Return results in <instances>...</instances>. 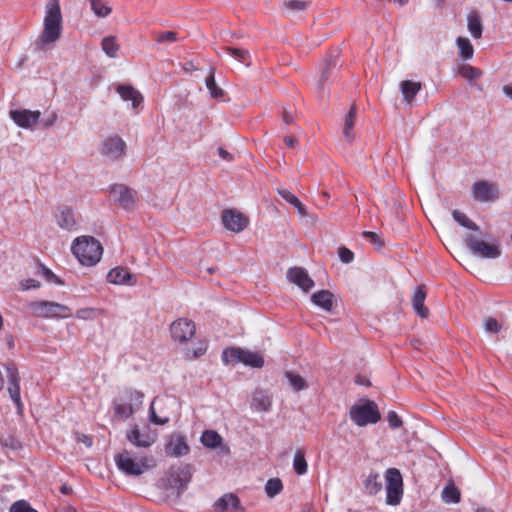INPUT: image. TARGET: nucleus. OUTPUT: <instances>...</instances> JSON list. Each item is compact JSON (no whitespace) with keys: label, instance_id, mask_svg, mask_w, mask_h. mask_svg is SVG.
Returning <instances> with one entry per match:
<instances>
[{"label":"nucleus","instance_id":"nucleus-1","mask_svg":"<svg viewBox=\"0 0 512 512\" xmlns=\"http://www.w3.org/2000/svg\"><path fill=\"white\" fill-rule=\"evenodd\" d=\"M62 15L59 0H49L46 5L44 28L40 34L42 45L55 43L61 35Z\"/></svg>","mask_w":512,"mask_h":512},{"label":"nucleus","instance_id":"nucleus-2","mask_svg":"<svg viewBox=\"0 0 512 512\" xmlns=\"http://www.w3.org/2000/svg\"><path fill=\"white\" fill-rule=\"evenodd\" d=\"M72 252L84 266H94L103 254L101 243L91 236H81L74 240Z\"/></svg>","mask_w":512,"mask_h":512},{"label":"nucleus","instance_id":"nucleus-3","mask_svg":"<svg viewBox=\"0 0 512 512\" xmlns=\"http://www.w3.org/2000/svg\"><path fill=\"white\" fill-rule=\"evenodd\" d=\"M114 459L119 470L132 476H139L155 466V462L152 457L142 455L134 458L127 450L115 455Z\"/></svg>","mask_w":512,"mask_h":512},{"label":"nucleus","instance_id":"nucleus-4","mask_svg":"<svg viewBox=\"0 0 512 512\" xmlns=\"http://www.w3.org/2000/svg\"><path fill=\"white\" fill-rule=\"evenodd\" d=\"M222 361L225 365H235L243 363L253 368H262L264 358L257 352L245 350L240 347H229L222 352Z\"/></svg>","mask_w":512,"mask_h":512},{"label":"nucleus","instance_id":"nucleus-5","mask_svg":"<svg viewBox=\"0 0 512 512\" xmlns=\"http://www.w3.org/2000/svg\"><path fill=\"white\" fill-rule=\"evenodd\" d=\"M31 313L40 318L64 319L72 316L69 306L53 301H33L28 304Z\"/></svg>","mask_w":512,"mask_h":512},{"label":"nucleus","instance_id":"nucleus-6","mask_svg":"<svg viewBox=\"0 0 512 512\" xmlns=\"http://www.w3.org/2000/svg\"><path fill=\"white\" fill-rule=\"evenodd\" d=\"M351 420L360 427L368 424H376L381 419V414L374 401L366 400L362 404L353 405L349 411Z\"/></svg>","mask_w":512,"mask_h":512},{"label":"nucleus","instance_id":"nucleus-7","mask_svg":"<svg viewBox=\"0 0 512 512\" xmlns=\"http://www.w3.org/2000/svg\"><path fill=\"white\" fill-rule=\"evenodd\" d=\"M465 243L474 255L481 258L496 259L501 255V248L496 239L484 241L473 235H467Z\"/></svg>","mask_w":512,"mask_h":512},{"label":"nucleus","instance_id":"nucleus-8","mask_svg":"<svg viewBox=\"0 0 512 512\" xmlns=\"http://www.w3.org/2000/svg\"><path fill=\"white\" fill-rule=\"evenodd\" d=\"M386 480V503L398 505L403 496V479L400 471L396 468H389L385 472Z\"/></svg>","mask_w":512,"mask_h":512},{"label":"nucleus","instance_id":"nucleus-9","mask_svg":"<svg viewBox=\"0 0 512 512\" xmlns=\"http://www.w3.org/2000/svg\"><path fill=\"white\" fill-rule=\"evenodd\" d=\"M196 332L195 323L187 318H179L170 325L171 337L179 343H186Z\"/></svg>","mask_w":512,"mask_h":512},{"label":"nucleus","instance_id":"nucleus-10","mask_svg":"<svg viewBox=\"0 0 512 512\" xmlns=\"http://www.w3.org/2000/svg\"><path fill=\"white\" fill-rule=\"evenodd\" d=\"M223 226L234 233L242 232L249 224V218L236 209H225L221 214Z\"/></svg>","mask_w":512,"mask_h":512},{"label":"nucleus","instance_id":"nucleus-11","mask_svg":"<svg viewBox=\"0 0 512 512\" xmlns=\"http://www.w3.org/2000/svg\"><path fill=\"white\" fill-rule=\"evenodd\" d=\"M126 437L131 444L140 448H149L157 440L156 433H152L149 428L141 432L137 425L127 432Z\"/></svg>","mask_w":512,"mask_h":512},{"label":"nucleus","instance_id":"nucleus-12","mask_svg":"<svg viewBox=\"0 0 512 512\" xmlns=\"http://www.w3.org/2000/svg\"><path fill=\"white\" fill-rule=\"evenodd\" d=\"M8 377V392L18 410L22 409V401L20 395V377L18 369L14 364H7L5 366Z\"/></svg>","mask_w":512,"mask_h":512},{"label":"nucleus","instance_id":"nucleus-13","mask_svg":"<svg viewBox=\"0 0 512 512\" xmlns=\"http://www.w3.org/2000/svg\"><path fill=\"white\" fill-rule=\"evenodd\" d=\"M111 192L116 197V201L119 205L125 210L130 211L135 208L137 203L136 191L124 185H115L112 187Z\"/></svg>","mask_w":512,"mask_h":512},{"label":"nucleus","instance_id":"nucleus-14","mask_svg":"<svg viewBox=\"0 0 512 512\" xmlns=\"http://www.w3.org/2000/svg\"><path fill=\"white\" fill-rule=\"evenodd\" d=\"M473 197L480 202L494 201L498 198V187L487 181H477L472 189Z\"/></svg>","mask_w":512,"mask_h":512},{"label":"nucleus","instance_id":"nucleus-15","mask_svg":"<svg viewBox=\"0 0 512 512\" xmlns=\"http://www.w3.org/2000/svg\"><path fill=\"white\" fill-rule=\"evenodd\" d=\"M287 278L304 292H308L314 287V281L303 267L290 268L287 272Z\"/></svg>","mask_w":512,"mask_h":512},{"label":"nucleus","instance_id":"nucleus-16","mask_svg":"<svg viewBox=\"0 0 512 512\" xmlns=\"http://www.w3.org/2000/svg\"><path fill=\"white\" fill-rule=\"evenodd\" d=\"M39 111H31V110H11L10 117L11 119L22 128H30L34 124H36L40 118Z\"/></svg>","mask_w":512,"mask_h":512},{"label":"nucleus","instance_id":"nucleus-17","mask_svg":"<svg viewBox=\"0 0 512 512\" xmlns=\"http://www.w3.org/2000/svg\"><path fill=\"white\" fill-rule=\"evenodd\" d=\"M190 448L182 435H172L165 445V452L169 456L181 457L187 455Z\"/></svg>","mask_w":512,"mask_h":512},{"label":"nucleus","instance_id":"nucleus-18","mask_svg":"<svg viewBox=\"0 0 512 512\" xmlns=\"http://www.w3.org/2000/svg\"><path fill=\"white\" fill-rule=\"evenodd\" d=\"M126 143L118 136L106 139L103 143L102 152L113 159L120 158L125 151Z\"/></svg>","mask_w":512,"mask_h":512},{"label":"nucleus","instance_id":"nucleus-19","mask_svg":"<svg viewBox=\"0 0 512 512\" xmlns=\"http://www.w3.org/2000/svg\"><path fill=\"white\" fill-rule=\"evenodd\" d=\"M192 478V466L185 465L171 472V484L179 491H183Z\"/></svg>","mask_w":512,"mask_h":512},{"label":"nucleus","instance_id":"nucleus-20","mask_svg":"<svg viewBox=\"0 0 512 512\" xmlns=\"http://www.w3.org/2000/svg\"><path fill=\"white\" fill-rule=\"evenodd\" d=\"M55 218L60 228L67 231L76 229L77 221L75 219L72 208L67 206L60 207L59 212L55 215Z\"/></svg>","mask_w":512,"mask_h":512},{"label":"nucleus","instance_id":"nucleus-21","mask_svg":"<svg viewBox=\"0 0 512 512\" xmlns=\"http://www.w3.org/2000/svg\"><path fill=\"white\" fill-rule=\"evenodd\" d=\"M116 90L124 101L132 102L133 108H137L143 102L142 94L129 84L119 85Z\"/></svg>","mask_w":512,"mask_h":512},{"label":"nucleus","instance_id":"nucleus-22","mask_svg":"<svg viewBox=\"0 0 512 512\" xmlns=\"http://www.w3.org/2000/svg\"><path fill=\"white\" fill-rule=\"evenodd\" d=\"M426 298V290L425 286L420 285L416 288L413 296H412V306L417 313L422 318H427L429 315L428 308L424 305Z\"/></svg>","mask_w":512,"mask_h":512},{"label":"nucleus","instance_id":"nucleus-23","mask_svg":"<svg viewBox=\"0 0 512 512\" xmlns=\"http://www.w3.org/2000/svg\"><path fill=\"white\" fill-rule=\"evenodd\" d=\"M311 300L316 306L325 311H331L334 304V295L329 290H320L312 295Z\"/></svg>","mask_w":512,"mask_h":512},{"label":"nucleus","instance_id":"nucleus-24","mask_svg":"<svg viewBox=\"0 0 512 512\" xmlns=\"http://www.w3.org/2000/svg\"><path fill=\"white\" fill-rule=\"evenodd\" d=\"M215 510L225 512L228 508L240 509L239 497L233 493L224 494L214 504Z\"/></svg>","mask_w":512,"mask_h":512},{"label":"nucleus","instance_id":"nucleus-25","mask_svg":"<svg viewBox=\"0 0 512 512\" xmlns=\"http://www.w3.org/2000/svg\"><path fill=\"white\" fill-rule=\"evenodd\" d=\"M400 88L405 102L410 104L422 89V84L421 82L404 80L401 82Z\"/></svg>","mask_w":512,"mask_h":512},{"label":"nucleus","instance_id":"nucleus-26","mask_svg":"<svg viewBox=\"0 0 512 512\" xmlns=\"http://www.w3.org/2000/svg\"><path fill=\"white\" fill-rule=\"evenodd\" d=\"M132 275L129 271L122 267H116L109 271L107 275V279L112 284H126L129 279H131Z\"/></svg>","mask_w":512,"mask_h":512},{"label":"nucleus","instance_id":"nucleus-27","mask_svg":"<svg viewBox=\"0 0 512 512\" xmlns=\"http://www.w3.org/2000/svg\"><path fill=\"white\" fill-rule=\"evenodd\" d=\"M468 30L471 33L472 37L475 39H479L482 36L483 26L481 22V18L477 12H471L468 15Z\"/></svg>","mask_w":512,"mask_h":512},{"label":"nucleus","instance_id":"nucleus-28","mask_svg":"<svg viewBox=\"0 0 512 512\" xmlns=\"http://www.w3.org/2000/svg\"><path fill=\"white\" fill-rule=\"evenodd\" d=\"M271 405L272 401L268 395L262 392H257L254 394L251 406L256 411L267 412Z\"/></svg>","mask_w":512,"mask_h":512},{"label":"nucleus","instance_id":"nucleus-29","mask_svg":"<svg viewBox=\"0 0 512 512\" xmlns=\"http://www.w3.org/2000/svg\"><path fill=\"white\" fill-rule=\"evenodd\" d=\"M293 469L297 475H304L308 471V463L305 459V451L298 448L293 458Z\"/></svg>","mask_w":512,"mask_h":512},{"label":"nucleus","instance_id":"nucleus-30","mask_svg":"<svg viewBox=\"0 0 512 512\" xmlns=\"http://www.w3.org/2000/svg\"><path fill=\"white\" fill-rule=\"evenodd\" d=\"M355 118H356V106H355V104H353L345 117V123H344V128H343V135L349 141L354 139L353 127L355 124Z\"/></svg>","mask_w":512,"mask_h":512},{"label":"nucleus","instance_id":"nucleus-31","mask_svg":"<svg viewBox=\"0 0 512 512\" xmlns=\"http://www.w3.org/2000/svg\"><path fill=\"white\" fill-rule=\"evenodd\" d=\"M364 487L369 495H375L382 489V482L378 473H371L364 482Z\"/></svg>","mask_w":512,"mask_h":512},{"label":"nucleus","instance_id":"nucleus-32","mask_svg":"<svg viewBox=\"0 0 512 512\" xmlns=\"http://www.w3.org/2000/svg\"><path fill=\"white\" fill-rule=\"evenodd\" d=\"M201 443L208 448H217L222 444V437L214 430H206L201 435Z\"/></svg>","mask_w":512,"mask_h":512},{"label":"nucleus","instance_id":"nucleus-33","mask_svg":"<svg viewBox=\"0 0 512 512\" xmlns=\"http://www.w3.org/2000/svg\"><path fill=\"white\" fill-rule=\"evenodd\" d=\"M208 349V342L206 340H200L192 348L185 351V359L194 360L203 356Z\"/></svg>","mask_w":512,"mask_h":512},{"label":"nucleus","instance_id":"nucleus-34","mask_svg":"<svg viewBox=\"0 0 512 512\" xmlns=\"http://www.w3.org/2000/svg\"><path fill=\"white\" fill-rule=\"evenodd\" d=\"M278 193L286 202L293 205L301 215H306V209L296 195L286 189L278 190Z\"/></svg>","mask_w":512,"mask_h":512},{"label":"nucleus","instance_id":"nucleus-35","mask_svg":"<svg viewBox=\"0 0 512 512\" xmlns=\"http://www.w3.org/2000/svg\"><path fill=\"white\" fill-rule=\"evenodd\" d=\"M442 499L446 503H458L460 501V491L453 484L446 485L442 491Z\"/></svg>","mask_w":512,"mask_h":512},{"label":"nucleus","instance_id":"nucleus-36","mask_svg":"<svg viewBox=\"0 0 512 512\" xmlns=\"http://www.w3.org/2000/svg\"><path fill=\"white\" fill-rule=\"evenodd\" d=\"M285 377L289 381V383L294 391L298 392V391L304 390L308 387L305 379L299 374H296L292 371H287V372H285Z\"/></svg>","mask_w":512,"mask_h":512},{"label":"nucleus","instance_id":"nucleus-37","mask_svg":"<svg viewBox=\"0 0 512 512\" xmlns=\"http://www.w3.org/2000/svg\"><path fill=\"white\" fill-rule=\"evenodd\" d=\"M456 42L460 56L464 59H471L474 54V49L470 40L466 37H458Z\"/></svg>","mask_w":512,"mask_h":512},{"label":"nucleus","instance_id":"nucleus-38","mask_svg":"<svg viewBox=\"0 0 512 512\" xmlns=\"http://www.w3.org/2000/svg\"><path fill=\"white\" fill-rule=\"evenodd\" d=\"M103 51L107 56L113 58L116 56L119 46L116 43V39L113 36L105 37L101 43Z\"/></svg>","mask_w":512,"mask_h":512},{"label":"nucleus","instance_id":"nucleus-39","mask_svg":"<svg viewBox=\"0 0 512 512\" xmlns=\"http://www.w3.org/2000/svg\"><path fill=\"white\" fill-rule=\"evenodd\" d=\"M283 489L282 481L279 478H271L265 485V492L268 497L273 498Z\"/></svg>","mask_w":512,"mask_h":512},{"label":"nucleus","instance_id":"nucleus-40","mask_svg":"<svg viewBox=\"0 0 512 512\" xmlns=\"http://www.w3.org/2000/svg\"><path fill=\"white\" fill-rule=\"evenodd\" d=\"M459 74L469 81L475 80L482 75V71L474 66L463 64L459 67Z\"/></svg>","mask_w":512,"mask_h":512},{"label":"nucleus","instance_id":"nucleus-41","mask_svg":"<svg viewBox=\"0 0 512 512\" xmlns=\"http://www.w3.org/2000/svg\"><path fill=\"white\" fill-rule=\"evenodd\" d=\"M206 86L210 92L211 97L221 98L224 95L223 89H221L215 81L214 71H211L209 76L206 78Z\"/></svg>","mask_w":512,"mask_h":512},{"label":"nucleus","instance_id":"nucleus-42","mask_svg":"<svg viewBox=\"0 0 512 512\" xmlns=\"http://www.w3.org/2000/svg\"><path fill=\"white\" fill-rule=\"evenodd\" d=\"M453 218L456 222H458L461 226L470 229V230H478L479 227L470 220L467 215L463 212H460L458 210L453 211Z\"/></svg>","mask_w":512,"mask_h":512},{"label":"nucleus","instance_id":"nucleus-43","mask_svg":"<svg viewBox=\"0 0 512 512\" xmlns=\"http://www.w3.org/2000/svg\"><path fill=\"white\" fill-rule=\"evenodd\" d=\"M91 9L98 17H106L111 13V8L103 0H91Z\"/></svg>","mask_w":512,"mask_h":512},{"label":"nucleus","instance_id":"nucleus-44","mask_svg":"<svg viewBox=\"0 0 512 512\" xmlns=\"http://www.w3.org/2000/svg\"><path fill=\"white\" fill-rule=\"evenodd\" d=\"M115 415L127 419L134 413L133 406L130 403H117L114 407Z\"/></svg>","mask_w":512,"mask_h":512},{"label":"nucleus","instance_id":"nucleus-45","mask_svg":"<svg viewBox=\"0 0 512 512\" xmlns=\"http://www.w3.org/2000/svg\"><path fill=\"white\" fill-rule=\"evenodd\" d=\"M283 7L290 12L303 11L308 7V2L303 0H286L283 3Z\"/></svg>","mask_w":512,"mask_h":512},{"label":"nucleus","instance_id":"nucleus-46","mask_svg":"<svg viewBox=\"0 0 512 512\" xmlns=\"http://www.w3.org/2000/svg\"><path fill=\"white\" fill-rule=\"evenodd\" d=\"M225 50L235 59L242 63H246L250 59L249 52L245 49L226 47Z\"/></svg>","mask_w":512,"mask_h":512},{"label":"nucleus","instance_id":"nucleus-47","mask_svg":"<svg viewBox=\"0 0 512 512\" xmlns=\"http://www.w3.org/2000/svg\"><path fill=\"white\" fill-rule=\"evenodd\" d=\"M178 40V33L175 31L159 32L155 36V41L158 43L169 42L173 43Z\"/></svg>","mask_w":512,"mask_h":512},{"label":"nucleus","instance_id":"nucleus-48","mask_svg":"<svg viewBox=\"0 0 512 512\" xmlns=\"http://www.w3.org/2000/svg\"><path fill=\"white\" fill-rule=\"evenodd\" d=\"M9 512H38V511L35 510L34 508H32L31 505L27 501L18 500L11 505Z\"/></svg>","mask_w":512,"mask_h":512},{"label":"nucleus","instance_id":"nucleus-49","mask_svg":"<svg viewBox=\"0 0 512 512\" xmlns=\"http://www.w3.org/2000/svg\"><path fill=\"white\" fill-rule=\"evenodd\" d=\"M484 328L487 332L498 333L502 329V324L494 317H489L484 322Z\"/></svg>","mask_w":512,"mask_h":512},{"label":"nucleus","instance_id":"nucleus-50","mask_svg":"<svg viewBox=\"0 0 512 512\" xmlns=\"http://www.w3.org/2000/svg\"><path fill=\"white\" fill-rule=\"evenodd\" d=\"M97 310L94 308H82L77 310L76 317L81 320H91L96 318Z\"/></svg>","mask_w":512,"mask_h":512},{"label":"nucleus","instance_id":"nucleus-51","mask_svg":"<svg viewBox=\"0 0 512 512\" xmlns=\"http://www.w3.org/2000/svg\"><path fill=\"white\" fill-rule=\"evenodd\" d=\"M39 273L48 281V282H55L57 284H61V281L59 278L47 267L43 265H39Z\"/></svg>","mask_w":512,"mask_h":512},{"label":"nucleus","instance_id":"nucleus-52","mask_svg":"<svg viewBox=\"0 0 512 512\" xmlns=\"http://www.w3.org/2000/svg\"><path fill=\"white\" fill-rule=\"evenodd\" d=\"M150 421L156 425H165L169 422L168 417H160L156 414L154 409V403L150 405Z\"/></svg>","mask_w":512,"mask_h":512},{"label":"nucleus","instance_id":"nucleus-53","mask_svg":"<svg viewBox=\"0 0 512 512\" xmlns=\"http://www.w3.org/2000/svg\"><path fill=\"white\" fill-rule=\"evenodd\" d=\"M338 255L343 263H350L354 259L353 252L346 247H340L339 251H338Z\"/></svg>","mask_w":512,"mask_h":512},{"label":"nucleus","instance_id":"nucleus-54","mask_svg":"<svg viewBox=\"0 0 512 512\" xmlns=\"http://www.w3.org/2000/svg\"><path fill=\"white\" fill-rule=\"evenodd\" d=\"M387 421L389 426L393 429L399 428L402 425L401 418L397 415L396 412L390 411L387 415Z\"/></svg>","mask_w":512,"mask_h":512},{"label":"nucleus","instance_id":"nucleus-55","mask_svg":"<svg viewBox=\"0 0 512 512\" xmlns=\"http://www.w3.org/2000/svg\"><path fill=\"white\" fill-rule=\"evenodd\" d=\"M40 287V282L35 279H25L21 281L22 290L36 289Z\"/></svg>","mask_w":512,"mask_h":512},{"label":"nucleus","instance_id":"nucleus-56","mask_svg":"<svg viewBox=\"0 0 512 512\" xmlns=\"http://www.w3.org/2000/svg\"><path fill=\"white\" fill-rule=\"evenodd\" d=\"M76 439L78 442L85 444L87 447H91L93 445V441L88 435L77 434Z\"/></svg>","mask_w":512,"mask_h":512},{"label":"nucleus","instance_id":"nucleus-57","mask_svg":"<svg viewBox=\"0 0 512 512\" xmlns=\"http://www.w3.org/2000/svg\"><path fill=\"white\" fill-rule=\"evenodd\" d=\"M330 68H331V63L329 62V64L323 69L322 73H321V76H320V82L321 83H324L328 80L329 78V73H330Z\"/></svg>","mask_w":512,"mask_h":512},{"label":"nucleus","instance_id":"nucleus-58","mask_svg":"<svg viewBox=\"0 0 512 512\" xmlns=\"http://www.w3.org/2000/svg\"><path fill=\"white\" fill-rule=\"evenodd\" d=\"M282 118H283V121L288 125L292 124L294 121L293 114L291 112L287 111L286 109H284V111H283Z\"/></svg>","mask_w":512,"mask_h":512},{"label":"nucleus","instance_id":"nucleus-59","mask_svg":"<svg viewBox=\"0 0 512 512\" xmlns=\"http://www.w3.org/2000/svg\"><path fill=\"white\" fill-rule=\"evenodd\" d=\"M284 142L290 148H293L298 144V140L293 136H286L284 138Z\"/></svg>","mask_w":512,"mask_h":512},{"label":"nucleus","instance_id":"nucleus-60","mask_svg":"<svg viewBox=\"0 0 512 512\" xmlns=\"http://www.w3.org/2000/svg\"><path fill=\"white\" fill-rule=\"evenodd\" d=\"M218 153H219V156L223 159V160H227V161H230L232 160V156L231 154L226 151L225 149H223L222 147H220L218 149Z\"/></svg>","mask_w":512,"mask_h":512},{"label":"nucleus","instance_id":"nucleus-61","mask_svg":"<svg viewBox=\"0 0 512 512\" xmlns=\"http://www.w3.org/2000/svg\"><path fill=\"white\" fill-rule=\"evenodd\" d=\"M363 236L366 237V238L371 239L374 242L378 240V235L376 233H374V232H371V231H364L363 232Z\"/></svg>","mask_w":512,"mask_h":512},{"label":"nucleus","instance_id":"nucleus-62","mask_svg":"<svg viewBox=\"0 0 512 512\" xmlns=\"http://www.w3.org/2000/svg\"><path fill=\"white\" fill-rule=\"evenodd\" d=\"M355 382L359 385H366V386L370 385L369 380L362 376H357L355 379Z\"/></svg>","mask_w":512,"mask_h":512},{"label":"nucleus","instance_id":"nucleus-63","mask_svg":"<svg viewBox=\"0 0 512 512\" xmlns=\"http://www.w3.org/2000/svg\"><path fill=\"white\" fill-rule=\"evenodd\" d=\"M55 512H77L72 506H63L55 510Z\"/></svg>","mask_w":512,"mask_h":512},{"label":"nucleus","instance_id":"nucleus-64","mask_svg":"<svg viewBox=\"0 0 512 512\" xmlns=\"http://www.w3.org/2000/svg\"><path fill=\"white\" fill-rule=\"evenodd\" d=\"M503 92L512 99V85H505L503 87Z\"/></svg>","mask_w":512,"mask_h":512}]
</instances>
